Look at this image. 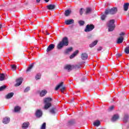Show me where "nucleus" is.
I'll list each match as a JSON object with an SVG mask.
<instances>
[{
  "label": "nucleus",
  "instance_id": "f257e3e1",
  "mask_svg": "<svg viewBox=\"0 0 129 129\" xmlns=\"http://www.w3.org/2000/svg\"><path fill=\"white\" fill-rule=\"evenodd\" d=\"M69 44V40L67 37H64L62 38L61 41H60L57 45V48L58 50H61L64 46H68Z\"/></svg>",
  "mask_w": 129,
  "mask_h": 129
},
{
  "label": "nucleus",
  "instance_id": "f03ea898",
  "mask_svg": "<svg viewBox=\"0 0 129 129\" xmlns=\"http://www.w3.org/2000/svg\"><path fill=\"white\" fill-rule=\"evenodd\" d=\"M51 101H52L51 98H45L43 99V103L44 104V109L47 110L52 106Z\"/></svg>",
  "mask_w": 129,
  "mask_h": 129
},
{
  "label": "nucleus",
  "instance_id": "7ed1b4c3",
  "mask_svg": "<svg viewBox=\"0 0 129 129\" xmlns=\"http://www.w3.org/2000/svg\"><path fill=\"white\" fill-rule=\"evenodd\" d=\"M115 22L114 19H113L110 20L107 23L109 32H112V31L114 30V28H115V24H114Z\"/></svg>",
  "mask_w": 129,
  "mask_h": 129
},
{
  "label": "nucleus",
  "instance_id": "20e7f679",
  "mask_svg": "<svg viewBox=\"0 0 129 129\" xmlns=\"http://www.w3.org/2000/svg\"><path fill=\"white\" fill-rule=\"evenodd\" d=\"M117 13V8L116 7H113L110 9H106L105 11V15H115Z\"/></svg>",
  "mask_w": 129,
  "mask_h": 129
},
{
  "label": "nucleus",
  "instance_id": "39448f33",
  "mask_svg": "<svg viewBox=\"0 0 129 129\" xmlns=\"http://www.w3.org/2000/svg\"><path fill=\"white\" fill-rule=\"evenodd\" d=\"M94 29V25L93 24H88L86 26L85 29V32H91Z\"/></svg>",
  "mask_w": 129,
  "mask_h": 129
},
{
  "label": "nucleus",
  "instance_id": "423d86ee",
  "mask_svg": "<svg viewBox=\"0 0 129 129\" xmlns=\"http://www.w3.org/2000/svg\"><path fill=\"white\" fill-rule=\"evenodd\" d=\"M55 48V44H50L46 49V52L48 53L50 51H52Z\"/></svg>",
  "mask_w": 129,
  "mask_h": 129
},
{
  "label": "nucleus",
  "instance_id": "0eeeda50",
  "mask_svg": "<svg viewBox=\"0 0 129 129\" xmlns=\"http://www.w3.org/2000/svg\"><path fill=\"white\" fill-rule=\"evenodd\" d=\"M11 121V119L9 117H5L3 118V122L4 124H8Z\"/></svg>",
  "mask_w": 129,
  "mask_h": 129
},
{
  "label": "nucleus",
  "instance_id": "6e6552de",
  "mask_svg": "<svg viewBox=\"0 0 129 129\" xmlns=\"http://www.w3.org/2000/svg\"><path fill=\"white\" fill-rule=\"evenodd\" d=\"M35 115L36 117H41L43 115V112L41 110H37L36 111Z\"/></svg>",
  "mask_w": 129,
  "mask_h": 129
},
{
  "label": "nucleus",
  "instance_id": "1a4fd4ad",
  "mask_svg": "<svg viewBox=\"0 0 129 129\" xmlns=\"http://www.w3.org/2000/svg\"><path fill=\"white\" fill-rule=\"evenodd\" d=\"M123 122L126 123L128 121V114L124 113L122 119Z\"/></svg>",
  "mask_w": 129,
  "mask_h": 129
},
{
  "label": "nucleus",
  "instance_id": "9d476101",
  "mask_svg": "<svg viewBox=\"0 0 129 129\" xmlns=\"http://www.w3.org/2000/svg\"><path fill=\"white\" fill-rule=\"evenodd\" d=\"M16 84L15 86H20L22 83H23V78H20L16 80Z\"/></svg>",
  "mask_w": 129,
  "mask_h": 129
},
{
  "label": "nucleus",
  "instance_id": "9b49d317",
  "mask_svg": "<svg viewBox=\"0 0 129 129\" xmlns=\"http://www.w3.org/2000/svg\"><path fill=\"white\" fill-rule=\"evenodd\" d=\"M119 117V116L118 115V114H115L112 117L111 120L112 121L114 122V121H116V120L118 119Z\"/></svg>",
  "mask_w": 129,
  "mask_h": 129
},
{
  "label": "nucleus",
  "instance_id": "f8f14e48",
  "mask_svg": "<svg viewBox=\"0 0 129 129\" xmlns=\"http://www.w3.org/2000/svg\"><path fill=\"white\" fill-rule=\"evenodd\" d=\"M81 58L82 60H87L88 58V54L86 53H83L81 54Z\"/></svg>",
  "mask_w": 129,
  "mask_h": 129
},
{
  "label": "nucleus",
  "instance_id": "ddd939ff",
  "mask_svg": "<svg viewBox=\"0 0 129 129\" xmlns=\"http://www.w3.org/2000/svg\"><path fill=\"white\" fill-rule=\"evenodd\" d=\"M64 23L66 24V25H71V24H74V20L70 19V20H66L64 21Z\"/></svg>",
  "mask_w": 129,
  "mask_h": 129
},
{
  "label": "nucleus",
  "instance_id": "4468645a",
  "mask_svg": "<svg viewBox=\"0 0 129 129\" xmlns=\"http://www.w3.org/2000/svg\"><path fill=\"white\" fill-rule=\"evenodd\" d=\"M47 92H48L46 90H41L40 93V96H41V97H43V96H45V95L47 94Z\"/></svg>",
  "mask_w": 129,
  "mask_h": 129
},
{
  "label": "nucleus",
  "instance_id": "2eb2a0df",
  "mask_svg": "<svg viewBox=\"0 0 129 129\" xmlns=\"http://www.w3.org/2000/svg\"><path fill=\"white\" fill-rule=\"evenodd\" d=\"M64 69H66V70H68V71L69 72L72 70V67L71 65L67 64L65 66Z\"/></svg>",
  "mask_w": 129,
  "mask_h": 129
},
{
  "label": "nucleus",
  "instance_id": "dca6fc26",
  "mask_svg": "<svg viewBox=\"0 0 129 129\" xmlns=\"http://www.w3.org/2000/svg\"><path fill=\"white\" fill-rule=\"evenodd\" d=\"M98 42V41L97 40H95V41H93L92 43H91L89 45L90 48H93V47H94V46H96V45L97 44Z\"/></svg>",
  "mask_w": 129,
  "mask_h": 129
},
{
  "label": "nucleus",
  "instance_id": "f3484780",
  "mask_svg": "<svg viewBox=\"0 0 129 129\" xmlns=\"http://www.w3.org/2000/svg\"><path fill=\"white\" fill-rule=\"evenodd\" d=\"M78 52H79L78 50H76L72 55H71L70 56V59H73V58L78 54Z\"/></svg>",
  "mask_w": 129,
  "mask_h": 129
},
{
  "label": "nucleus",
  "instance_id": "a211bd4d",
  "mask_svg": "<svg viewBox=\"0 0 129 129\" xmlns=\"http://www.w3.org/2000/svg\"><path fill=\"white\" fill-rule=\"evenodd\" d=\"M29 127V122H24L22 124V128L23 129H26Z\"/></svg>",
  "mask_w": 129,
  "mask_h": 129
},
{
  "label": "nucleus",
  "instance_id": "6ab92c4d",
  "mask_svg": "<svg viewBox=\"0 0 129 129\" xmlns=\"http://www.w3.org/2000/svg\"><path fill=\"white\" fill-rule=\"evenodd\" d=\"M73 49V48L72 47H69V48L66 49L64 50V54H68L69 53H70V52H71Z\"/></svg>",
  "mask_w": 129,
  "mask_h": 129
},
{
  "label": "nucleus",
  "instance_id": "aec40b11",
  "mask_svg": "<svg viewBox=\"0 0 129 129\" xmlns=\"http://www.w3.org/2000/svg\"><path fill=\"white\" fill-rule=\"evenodd\" d=\"M123 42V37H120L119 38H118L117 41V44H121Z\"/></svg>",
  "mask_w": 129,
  "mask_h": 129
},
{
  "label": "nucleus",
  "instance_id": "412c9836",
  "mask_svg": "<svg viewBox=\"0 0 129 129\" xmlns=\"http://www.w3.org/2000/svg\"><path fill=\"white\" fill-rule=\"evenodd\" d=\"M21 110V107L20 106H16L14 108V112H19Z\"/></svg>",
  "mask_w": 129,
  "mask_h": 129
},
{
  "label": "nucleus",
  "instance_id": "4be33fe9",
  "mask_svg": "<svg viewBox=\"0 0 129 129\" xmlns=\"http://www.w3.org/2000/svg\"><path fill=\"white\" fill-rule=\"evenodd\" d=\"M93 124L95 126H99L100 125V121L96 120L94 122Z\"/></svg>",
  "mask_w": 129,
  "mask_h": 129
},
{
  "label": "nucleus",
  "instance_id": "5701e85b",
  "mask_svg": "<svg viewBox=\"0 0 129 129\" xmlns=\"http://www.w3.org/2000/svg\"><path fill=\"white\" fill-rule=\"evenodd\" d=\"M91 8H87L86 10V15H88L89 14L91 13L92 12Z\"/></svg>",
  "mask_w": 129,
  "mask_h": 129
},
{
  "label": "nucleus",
  "instance_id": "b1692460",
  "mask_svg": "<svg viewBox=\"0 0 129 129\" xmlns=\"http://www.w3.org/2000/svg\"><path fill=\"white\" fill-rule=\"evenodd\" d=\"M70 14H71V10H67L64 12V15H65L66 17H68V16H69V15H70Z\"/></svg>",
  "mask_w": 129,
  "mask_h": 129
},
{
  "label": "nucleus",
  "instance_id": "393cba45",
  "mask_svg": "<svg viewBox=\"0 0 129 129\" xmlns=\"http://www.w3.org/2000/svg\"><path fill=\"white\" fill-rule=\"evenodd\" d=\"M63 82H61L58 85H57L55 88V90L57 91L58 90V89H59V88H60V87L63 86Z\"/></svg>",
  "mask_w": 129,
  "mask_h": 129
},
{
  "label": "nucleus",
  "instance_id": "a878e982",
  "mask_svg": "<svg viewBox=\"0 0 129 129\" xmlns=\"http://www.w3.org/2000/svg\"><path fill=\"white\" fill-rule=\"evenodd\" d=\"M47 9L48 10H54L55 9V5H49L47 6Z\"/></svg>",
  "mask_w": 129,
  "mask_h": 129
},
{
  "label": "nucleus",
  "instance_id": "bb28decb",
  "mask_svg": "<svg viewBox=\"0 0 129 129\" xmlns=\"http://www.w3.org/2000/svg\"><path fill=\"white\" fill-rule=\"evenodd\" d=\"M128 6H129V3H125L124 5V11L126 12V11L128 10Z\"/></svg>",
  "mask_w": 129,
  "mask_h": 129
},
{
  "label": "nucleus",
  "instance_id": "cd10ccee",
  "mask_svg": "<svg viewBox=\"0 0 129 129\" xmlns=\"http://www.w3.org/2000/svg\"><path fill=\"white\" fill-rule=\"evenodd\" d=\"M33 67H34V64H33L30 65L29 67L27 68L26 70V72H30V71L32 70V69L33 68Z\"/></svg>",
  "mask_w": 129,
  "mask_h": 129
},
{
  "label": "nucleus",
  "instance_id": "c85d7f7f",
  "mask_svg": "<svg viewBox=\"0 0 129 129\" xmlns=\"http://www.w3.org/2000/svg\"><path fill=\"white\" fill-rule=\"evenodd\" d=\"M5 74H0V81H3L5 80Z\"/></svg>",
  "mask_w": 129,
  "mask_h": 129
},
{
  "label": "nucleus",
  "instance_id": "c756f323",
  "mask_svg": "<svg viewBox=\"0 0 129 129\" xmlns=\"http://www.w3.org/2000/svg\"><path fill=\"white\" fill-rule=\"evenodd\" d=\"M55 110H56V108H52L50 109V110H49V112L51 113V114H55V113H56V112L55 111Z\"/></svg>",
  "mask_w": 129,
  "mask_h": 129
},
{
  "label": "nucleus",
  "instance_id": "7c9ffc66",
  "mask_svg": "<svg viewBox=\"0 0 129 129\" xmlns=\"http://www.w3.org/2000/svg\"><path fill=\"white\" fill-rule=\"evenodd\" d=\"M14 93L13 92L9 93L6 96V97H13L14 96Z\"/></svg>",
  "mask_w": 129,
  "mask_h": 129
},
{
  "label": "nucleus",
  "instance_id": "2f4dec72",
  "mask_svg": "<svg viewBox=\"0 0 129 129\" xmlns=\"http://www.w3.org/2000/svg\"><path fill=\"white\" fill-rule=\"evenodd\" d=\"M31 89V88L30 87H26L24 90V92L25 93H27V92H29V91H30V90Z\"/></svg>",
  "mask_w": 129,
  "mask_h": 129
},
{
  "label": "nucleus",
  "instance_id": "473e14b6",
  "mask_svg": "<svg viewBox=\"0 0 129 129\" xmlns=\"http://www.w3.org/2000/svg\"><path fill=\"white\" fill-rule=\"evenodd\" d=\"M11 69H12V70H13V71H15L17 69V66H16V65H15V64H12L11 66Z\"/></svg>",
  "mask_w": 129,
  "mask_h": 129
},
{
  "label": "nucleus",
  "instance_id": "72a5a7b5",
  "mask_svg": "<svg viewBox=\"0 0 129 129\" xmlns=\"http://www.w3.org/2000/svg\"><path fill=\"white\" fill-rule=\"evenodd\" d=\"M75 123V121H74V120H71L69 121L68 124L69 125H72V124H74Z\"/></svg>",
  "mask_w": 129,
  "mask_h": 129
},
{
  "label": "nucleus",
  "instance_id": "f704fd0d",
  "mask_svg": "<svg viewBox=\"0 0 129 129\" xmlns=\"http://www.w3.org/2000/svg\"><path fill=\"white\" fill-rule=\"evenodd\" d=\"M41 79V75L40 74H37L35 77L36 80H39Z\"/></svg>",
  "mask_w": 129,
  "mask_h": 129
},
{
  "label": "nucleus",
  "instance_id": "c9c22d12",
  "mask_svg": "<svg viewBox=\"0 0 129 129\" xmlns=\"http://www.w3.org/2000/svg\"><path fill=\"white\" fill-rule=\"evenodd\" d=\"M106 16H107V15H106L105 14L102 15L101 17V20H102V21H104L105 20V18H106Z\"/></svg>",
  "mask_w": 129,
  "mask_h": 129
},
{
  "label": "nucleus",
  "instance_id": "e433bc0d",
  "mask_svg": "<svg viewBox=\"0 0 129 129\" xmlns=\"http://www.w3.org/2000/svg\"><path fill=\"white\" fill-rule=\"evenodd\" d=\"M114 109V106H111L108 109V111H112V110H113Z\"/></svg>",
  "mask_w": 129,
  "mask_h": 129
},
{
  "label": "nucleus",
  "instance_id": "4c0bfd02",
  "mask_svg": "<svg viewBox=\"0 0 129 129\" xmlns=\"http://www.w3.org/2000/svg\"><path fill=\"white\" fill-rule=\"evenodd\" d=\"M6 88L7 87L5 85L0 87V91H3V90H5Z\"/></svg>",
  "mask_w": 129,
  "mask_h": 129
},
{
  "label": "nucleus",
  "instance_id": "58836bf2",
  "mask_svg": "<svg viewBox=\"0 0 129 129\" xmlns=\"http://www.w3.org/2000/svg\"><path fill=\"white\" fill-rule=\"evenodd\" d=\"M85 23L84 22V21H83L82 20H80L79 21V24L80 26H83Z\"/></svg>",
  "mask_w": 129,
  "mask_h": 129
},
{
  "label": "nucleus",
  "instance_id": "ea45409f",
  "mask_svg": "<svg viewBox=\"0 0 129 129\" xmlns=\"http://www.w3.org/2000/svg\"><path fill=\"white\" fill-rule=\"evenodd\" d=\"M83 11H84V9L83 8H81L80 9V15H81V16H82V15H83Z\"/></svg>",
  "mask_w": 129,
  "mask_h": 129
},
{
  "label": "nucleus",
  "instance_id": "a19ab883",
  "mask_svg": "<svg viewBox=\"0 0 129 129\" xmlns=\"http://www.w3.org/2000/svg\"><path fill=\"white\" fill-rule=\"evenodd\" d=\"M41 129H46V123L45 122H44L41 127Z\"/></svg>",
  "mask_w": 129,
  "mask_h": 129
},
{
  "label": "nucleus",
  "instance_id": "79ce46f5",
  "mask_svg": "<svg viewBox=\"0 0 129 129\" xmlns=\"http://www.w3.org/2000/svg\"><path fill=\"white\" fill-rule=\"evenodd\" d=\"M125 53H126V54H129V47L125 48Z\"/></svg>",
  "mask_w": 129,
  "mask_h": 129
},
{
  "label": "nucleus",
  "instance_id": "37998d69",
  "mask_svg": "<svg viewBox=\"0 0 129 129\" xmlns=\"http://www.w3.org/2000/svg\"><path fill=\"white\" fill-rule=\"evenodd\" d=\"M65 89H66L65 87H63L61 89L60 91H61V92L63 93V92H64V90H65Z\"/></svg>",
  "mask_w": 129,
  "mask_h": 129
},
{
  "label": "nucleus",
  "instance_id": "c03bdc74",
  "mask_svg": "<svg viewBox=\"0 0 129 129\" xmlns=\"http://www.w3.org/2000/svg\"><path fill=\"white\" fill-rule=\"evenodd\" d=\"M122 54H121V53H117L116 54V57H121V56H122Z\"/></svg>",
  "mask_w": 129,
  "mask_h": 129
},
{
  "label": "nucleus",
  "instance_id": "a18cd8bd",
  "mask_svg": "<svg viewBox=\"0 0 129 129\" xmlns=\"http://www.w3.org/2000/svg\"><path fill=\"white\" fill-rule=\"evenodd\" d=\"M98 51H101L102 50V47L100 46L99 48L97 49Z\"/></svg>",
  "mask_w": 129,
  "mask_h": 129
},
{
  "label": "nucleus",
  "instance_id": "49530a36",
  "mask_svg": "<svg viewBox=\"0 0 129 129\" xmlns=\"http://www.w3.org/2000/svg\"><path fill=\"white\" fill-rule=\"evenodd\" d=\"M124 35V33L123 32H121V33H120V36H123Z\"/></svg>",
  "mask_w": 129,
  "mask_h": 129
},
{
  "label": "nucleus",
  "instance_id": "de8ad7c7",
  "mask_svg": "<svg viewBox=\"0 0 129 129\" xmlns=\"http://www.w3.org/2000/svg\"><path fill=\"white\" fill-rule=\"evenodd\" d=\"M45 3H48L49 2V0H44Z\"/></svg>",
  "mask_w": 129,
  "mask_h": 129
},
{
  "label": "nucleus",
  "instance_id": "09e8293b",
  "mask_svg": "<svg viewBox=\"0 0 129 129\" xmlns=\"http://www.w3.org/2000/svg\"><path fill=\"white\" fill-rule=\"evenodd\" d=\"M3 28V25L0 24V29H2Z\"/></svg>",
  "mask_w": 129,
  "mask_h": 129
},
{
  "label": "nucleus",
  "instance_id": "8fccbe9b",
  "mask_svg": "<svg viewBox=\"0 0 129 129\" xmlns=\"http://www.w3.org/2000/svg\"><path fill=\"white\" fill-rule=\"evenodd\" d=\"M40 1H41V0H36V2H37V3H40Z\"/></svg>",
  "mask_w": 129,
  "mask_h": 129
},
{
  "label": "nucleus",
  "instance_id": "3c124183",
  "mask_svg": "<svg viewBox=\"0 0 129 129\" xmlns=\"http://www.w3.org/2000/svg\"><path fill=\"white\" fill-rule=\"evenodd\" d=\"M76 68H78V69H79V68H80V67H79V66H76Z\"/></svg>",
  "mask_w": 129,
  "mask_h": 129
},
{
  "label": "nucleus",
  "instance_id": "603ef678",
  "mask_svg": "<svg viewBox=\"0 0 129 129\" xmlns=\"http://www.w3.org/2000/svg\"><path fill=\"white\" fill-rule=\"evenodd\" d=\"M10 98H11V97H6V99H10Z\"/></svg>",
  "mask_w": 129,
  "mask_h": 129
},
{
  "label": "nucleus",
  "instance_id": "864d4df0",
  "mask_svg": "<svg viewBox=\"0 0 129 129\" xmlns=\"http://www.w3.org/2000/svg\"><path fill=\"white\" fill-rule=\"evenodd\" d=\"M72 101H74V99H72Z\"/></svg>",
  "mask_w": 129,
  "mask_h": 129
},
{
  "label": "nucleus",
  "instance_id": "5fc2aeb1",
  "mask_svg": "<svg viewBox=\"0 0 129 129\" xmlns=\"http://www.w3.org/2000/svg\"><path fill=\"white\" fill-rule=\"evenodd\" d=\"M47 35H49V34L48 33H47Z\"/></svg>",
  "mask_w": 129,
  "mask_h": 129
}]
</instances>
